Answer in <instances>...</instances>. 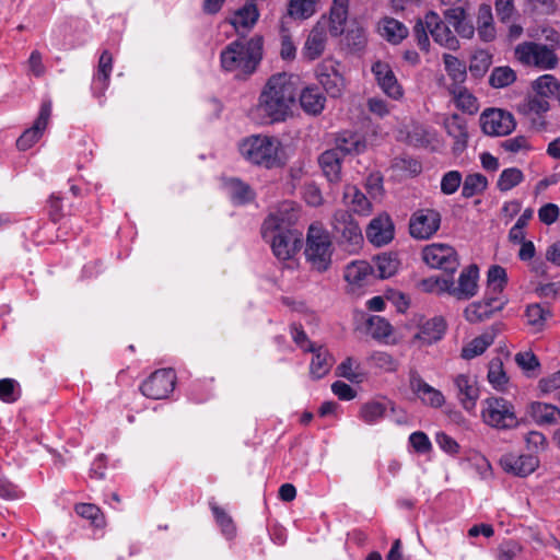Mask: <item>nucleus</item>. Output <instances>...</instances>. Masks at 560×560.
Here are the masks:
<instances>
[{"label":"nucleus","instance_id":"obj_1","mask_svg":"<svg viewBox=\"0 0 560 560\" xmlns=\"http://www.w3.org/2000/svg\"><path fill=\"white\" fill-rule=\"evenodd\" d=\"M299 78L287 72L272 74L264 85L255 108L260 124L285 120L295 102Z\"/></svg>","mask_w":560,"mask_h":560},{"label":"nucleus","instance_id":"obj_2","mask_svg":"<svg viewBox=\"0 0 560 560\" xmlns=\"http://www.w3.org/2000/svg\"><path fill=\"white\" fill-rule=\"evenodd\" d=\"M262 46L264 39L258 35L231 42L221 51L222 68L225 71L235 72L238 78L252 75L262 59Z\"/></svg>","mask_w":560,"mask_h":560},{"label":"nucleus","instance_id":"obj_3","mask_svg":"<svg viewBox=\"0 0 560 560\" xmlns=\"http://www.w3.org/2000/svg\"><path fill=\"white\" fill-rule=\"evenodd\" d=\"M240 152L248 162L266 168L284 164L280 140L270 136L255 135L244 139Z\"/></svg>","mask_w":560,"mask_h":560},{"label":"nucleus","instance_id":"obj_4","mask_svg":"<svg viewBox=\"0 0 560 560\" xmlns=\"http://www.w3.org/2000/svg\"><path fill=\"white\" fill-rule=\"evenodd\" d=\"M332 252L329 233L318 224H311L306 236L305 258L312 270L327 271L331 265Z\"/></svg>","mask_w":560,"mask_h":560},{"label":"nucleus","instance_id":"obj_5","mask_svg":"<svg viewBox=\"0 0 560 560\" xmlns=\"http://www.w3.org/2000/svg\"><path fill=\"white\" fill-rule=\"evenodd\" d=\"M514 57L523 66L539 70H552L559 63V58L552 48L535 42L518 44L514 49Z\"/></svg>","mask_w":560,"mask_h":560},{"label":"nucleus","instance_id":"obj_6","mask_svg":"<svg viewBox=\"0 0 560 560\" xmlns=\"http://www.w3.org/2000/svg\"><path fill=\"white\" fill-rule=\"evenodd\" d=\"M482 419L486 424L499 430H510L518 425L514 406L502 397H490L485 400Z\"/></svg>","mask_w":560,"mask_h":560},{"label":"nucleus","instance_id":"obj_7","mask_svg":"<svg viewBox=\"0 0 560 560\" xmlns=\"http://www.w3.org/2000/svg\"><path fill=\"white\" fill-rule=\"evenodd\" d=\"M261 235L270 243L273 255L280 260L292 258L302 245V233L299 230H271L269 235Z\"/></svg>","mask_w":560,"mask_h":560},{"label":"nucleus","instance_id":"obj_8","mask_svg":"<svg viewBox=\"0 0 560 560\" xmlns=\"http://www.w3.org/2000/svg\"><path fill=\"white\" fill-rule=\"evenodd\" d=\"M422 259L431 268L441 269L447 273H454L458 266V256L456 250L442 243H432L422 250Z\"/></svg>","mask_w":560,"mask_h":560},{"label":"nucleus","instance_id":"obj_9","mask_svg":"<svg viewBox=\"0 0 560 560\" xmlns=\"http://www.w3.org/2000/svg\"><path fill=\"white\" fill-rule=\"evenodd\" d=\"M175 383V372L171 369H161L153 372L141 384L140 390L150 399H164L174 390Z\"/></svg>","mask_w":560,"mask_h":560},{"label":"nucleus","instance_id":"obj_10","mask_svg":"<svg viewBox=\"0 0 560 560\" xmlns=\"http://www.w3.org/2000/svg\"><path fill=\"white\" fill-rule=\"evenodd\" d=\"M478 273V267L470 265L460 272L458 287H454L452 279H436L435 284L441 291H447L457 299H470L477 291Z\"/></svg>","mask_w":560,"mask_h":560},{"label":"nucleus","instance_id":"obj_11","mask_svg":"<svg viewBox=\"0 0 560 560\" xmlns=\"http://www.w3.org/2000/svg\"><path fill=\"white\" fill-rule=\"evenodd\" d=\"M441 225V214L433 209H420L413 212L409 220V232L413 238L428 240L433 236Z\"/></svg>","mask_w":560,"mask_h":560},{"label":"nucleus","instance_id":"obj_12","mask_svg":"<svg viewBox=\"0 0 560 560\" xmlns=\"http://www.w3.org/2000/svg\"><path fill=\"white\" fill-rule=\"evenodd\" d=\"M481 129L489 136H506L515 129L511 113L500 108H488L480 116Z\"/></svg>","mask_w":560,"mask_h":560},{"label":"nucleus","instance_id":"obj_13","mask_svg":"<svg viewBox=\"0 0 560 560\" xmlns=\"http://www.w3.org/2000/svg\"><path fill=\"white\" fill-rule=\"evenodd\" d=\"M299 215L300 211L294 202L283 201L265 219L261 225V234L269 235L271 230H294L292 226L298 221Z\"/></svg>","mask_w":560,"mask_h":560},{"label":"nucleus","instance_id":"obj_14","mask_svg":"<svg viewBox=\"0 0 560 560\" xmlns=\"http://www.w3.org/2000/svg\"><path fill=\"white\" fill-rule=\"evenodd\" d=\"M332 230L337 238L342 244L359 246L363 241V235L358 222L352 214L346 210H338L334 214Z\"/></svg>","mask_w":560,"mask_h":560},{"label":"nucleus","instance_id":"obj_15","mask_svg":"<svg viewBox=\"0 0 560 560\" xmlns=\"http://www.w3.org/2000/svg\"><path fill=\"white\" fill-rule=\"evenodd\" d=\"M316 75L326 91L334 98L340 97L345 90V79L338 70V65L331 60H325L317 66Z\"/></svg>","mask_w":560,"mask_h":560},{"label":"nucleus","instance_id":"obj_16","mask_svg":"<svg viewBox=\"0 0 560 560\" xmlns=\"http://www.w3.org/2000/svg\"><path fill=\"white\" fill-rule=\"evenodd\" d=\"M425 21L429 33L436 44L448 50H457L459 48L457 37L435 11H428L425 13Z\"/></svg>","mask_w":560,"mask_h":560},{"label":"nucleus","instance_id":"obj_17","mask_svg":"<svg viewBox=\"0 0 560 560\" xmlns=\"http://www.w3.org/2000/svg\"><path fill=\"white\" fill-rule=\"evenodd\" d=\"M409 387L425 406L440 408L445 404L442 392L429 385L415 369L409 371Z\"/></svg>","mask_w":560,"mask_h":560},{"label":"nucleus","instance_id":"obj_18","mask_svg":"<svg viewBox=\"0 0 560 560\" xmlns=\"http://www.w3.org/2000/svg\"><path fill=\"white\" fill-rule=\"evenodd\" d=\"M372 73L381 90L390 98L399 100L404 95L402 86L399 84L392 67L384 61L377 60L372 65Z\"/></svg>","mask_w":560,"mask_h":560},{"label":"nucleus","instance_id":"obj_19","mask_svg":"<svg viewBox=\"0 0 560 560\" xmlns=\"http://www.w3.org/2000/svg\"><path fill=\"white\" fill-rule=\"evenodd\" d=\"M51 116V102L45 101L40 105L39 114L33 126L25 130L20 138L16 140V147L19 150L25 151L28 150L33 144H35L43 132L45 131L49 118Z\"/></svg>","mask_w":560,"mask_h":560},{"label":"nucleus","instance_id":"obj_20","mask_svg":"<svg viewBox=\"0 0 560 560\" xmlns=\"http://www.w3.org/2000/svg\"><path fill=\"white\" fill-rule=\"evenodd\" d=\"M506 301L503 296L487 294L482 301L471 303L465 310V317L470 323H479L500 311Z\"/></svg>","mask_w":560,"mask_h":560},{"label":"nucleus","instance_id":"obj_21","mask_svg":"<svg viewBox=\"0 0 560 560\" xmlns=\"http://www.w3.org/2000/svg\"><path fill=\"white\" fill-rule=\"evenodd\" d=\"M500 465L504 471L518 477H526L539 466V459L533 454L516 455L508 453L501 456Z\"/></svg>","mask_w":560,"mask_h":560},{"label":"nucleus","instance_id":"obj_22","mask_svg":"<svg viewBox=\"0 0 560 560\" xmlns=\"http://www.w3.org/2000/svg\"><path fill=\"white\" fill-rule=\"evenodd\" d=\"M454 385L457 389V398L464 409L468 411L472 410L479 398V388L476 377L468 374H458L454 378Z\"/></svg>","mask_w":560,"mask_h":560},{"label":"nucleus","instance_id":"obj_23","mask_svg":"<svg viewBox=\"0 0 560 560\" xmlns=\"http://www.w3.org/2000/svg\"><path fill=\"white\" fill-rule=\"evenodd\" d=\"M366 238L376 246L388 244L394 237V225L387 214L374 218L366 228Z\"/></svg>","mask_w":560,"mask_h":560},{"label":"nucleus","instance_id":"obj_24","mask_svg":"<svg viewBox=\"0 0 560 560\" xmlns=\"http://www.w3.org/2000/svg\"><path fill=\"white\" fill-rule=\"evenodd\" d=\"M326 28L327 22L322 18L310 32L303 48L304 56L310 60L318 58L324 52L327 40Z\"/></svg>","mask_w":560,"mask_h":560},{"label":"nucleus","instance_id":"obj_25","mask_svg":"<svg viewBox=\"0 0 560 560\" xmlns=\"http://www.w3.org/2000/svg\"><path fill=\"white\" fill-rule=\"evenodd\" d=\"M377 31L392 45H399L409 35L408 27L392 16L383 18L377 24Z\"/></svg>","mask_w":560,"mask_h":560},{"label":"nucleus","instance_id":"obj_26","mask_svg":"<svg viewBox=\"0 0 560 560\" xmlns=\"http://www.w3.org/2000/svg\"><path fill=\"white\" fill-rule=\"evenodd\" d=\"M342 159L336 150L328 149L318 156V164L323 174L330 183L341 180Z\"/></svg>","mask_w":560,"mask_h":560},{"label":"nucleus","instance_id":"obj_27","mask_svg":"<svg viewBox=\"0 0 560 560\" xmlns=\"http://www.w3.org/2000/svg\"><path fill=\"white\" fill-rule=\"evenodd\" d=\"M445 328L446 325L442 317H433L420 325L413 339L420 341L421 345H432L443 337Z\"/></svg>","mask_w":560,"mask_h":560},{"label":"nucleus","instance_id":"obj_28","mask_svg":"<svg viewBox=\"0 0 560 560\" xmlns=\"http://www.w3.org/2000/svg\"><path fill=\"white\" fill-rule=\"evenodd\" d=\"M349 0H334L330 8L329 19L327 26L331 36H340L345 31V25L348 19Z\"/></svg>","mask_w":560,"mask_h":560},{"label":"nucleus","instance_id":"obj_29","mask_svg":"<svg viewBox=\"0 0 560 560\" xmlns=\"http://www.w3.org/2000/svg\"><path fill=\"white\" fill-rule=\"evenodd\" d=\"M343 201L351 211L360 215H369L372 211V203L366 196L354 185H346Z\"/></svg>","mask_w":560,"mask_h":560},{"label":"nucleus","instance_id":"obj_30","mask_svg":"<svg viewBox=\"0 0 560 560\" xmlns=\"http://www.w3.org/2000/svg\"><path fill=\"white\" fill-rule=\"evenodd\" d=\"M445 129L448 136L455 140L453 151L462 153L466 149L468 140L466 122L458 115H453L445 120Z\"/></svg>","mask_w":560,"mask_h":560},{"label":"nucleus","instance_id":"obj_31","mask_svg":"<svg viewBox=\"0 0 560 560\" xmlns=\"http://www.w3.org/2000/svg\"><path fill=\"white\" fill-rule=\"evenodd\" d=\"M326 97L318 88L307 86L300 94L302 109L308 115H319L325 108Z\"/></svg>","mask_w":560,"mask_h":560},{"label":"nucleus","instance_id":"obj_32","mask_svg":"<svg viewBox=\"0 0 560 560\" xmlns=\"http://www.w3.org/2000/svg\"><path fill=\"white\" fill-rule=\"evenodd\" d=\"M366 148L365 141L361 136L350 131H343L336 138V150L343 158L348 154H359Z\"/></svg>","mask_w":560,"mask_h":560},{"label":"nucleus","instance_id":"obj_33","mask_svg":"<svg viewBox=\"0 0 560 560\" xmlns=\"http://www.w3.org/2000/svg\"><path fill=\"white\" fill-rule=\"evenodd\" d=\"M477 33L482 42H492L497 31L493 22V14L490 4L482 3L477 13Z\"/></svg>","mask_w":560,"mask_h":560},{"label":"nucleus","instance_id":"obj_34","mask_svg":"<svg viewBox=\"0 0 560 560\" xmlns=\"http://www.w3.org/2000/svg\"><path fill=\"white\" fill-rule=\"evenodd\" d=\"M528 411L538 424H556L560 422V409L553 405L533 401L528 407Z\"/></svg>","mask_w":560,"mask_h":560},{"label":"nucleus","instance_id":"obj_35","mask_svg":"<svg viewBox=\"0 0 560 560\" xmlns=\"http://www.w3.org/2000/svg\"><path fill=\"white\" fill-rule=\"evenodd\" d=\"M307 350L313 352V358L310 364V372L312 376L317 380L324 377L334 364L332 357L323 347L315 349L310 345Z\"/></svg>","mask_w":560,"mask_h":560},{"label":"nucleus","instance_id":"obj_36","mask_svg":"<svg viewBox=\"0 0 560 560\" xmlns=\"http://www.w3.org/2000/svg\"><path fill=\"white\" fill-rule=\"evenodd\" d=\"M448 91L459 109L468 114H475L478 110V101L466 86L463 84H451Z\"/></svg>","mask_w":560,"mask_h":560},{"label":"nucleus","instance_id":"obj_37","mask_svg":"<svg viewBox=\"0 0 560 560\" xmlns=\"http://www.w3.org/2000/svg\"><path fill=\"white\" fill-rule=\"evenodd\" d=\"M259 18V12L257 7L253 2L246 3L243 8L237 10L231 20V24L235 27L236 32H241V30H249L252 28Z\"/></svg>","mask_w":560,"mask_h":560},{"label":"nucleus","instance_id":"obj_38","mask_svg":"<svg viewBox=\"0 0 560 560\" xmlns=\"http://www.w3.org/2000/svg\"><path fill=\"white\" fill-rule=\"evenodd\" d=\"M371 276H373V268L365 260L352 261L345 270V279L351 284L362 285Z\"/></svg>","mask_w":560,"mask_h":560},{"label":"nucleus","instance_id":"obj_39","mask_svg":"<svg viewBox=\"0 0 560 560\" xmlns=\"http://www.w3.org/2000/svg\"><path fill=\"white\" fill-rule=\"evenodd\" d=\"M113 69V57L108 50H104L100 57L97 72L94 75V89H97L101 94L104 93L108 85L110 72Z\"/></svg>","mask_w":560,"mask_h":560},{"label":"nucleus","instance_id":"obj_40","mask_svg":"<svg viewBox=\"0 0 560 560\" xmlns=\"http://www.w3.org/2000/svg\"><path fill=\"white\" fill-rule=\"evenodd\" d=\"M399 261L392 254L378 255L374 259L373 276L380 279H386L396 273Z\"/></svg>","mask_w":560,"mask_h":560},{"label":"nucleus","instance_id":"obj_41","mask_svg":"<svg viewBox=\"0 0 560 560\" xmlns=\"http://www.w3.org/2000/svg\"><path fill=\"white\" fill-rule=\"evenodd\" d=\"M493 341L494 335L491 332H485L463 347L460 357L465 360H470L477 355H480L487 350L488 347L493 343Z\"/></svg>","mask_w":560,"mask_h":560},{"label":"nucleus","instance_id":"obj_42","mask_svg":"<svg viewBox=\"0 0 560 560\" xmlns=\"http://www.w3.org/2000/svg\"><path fill=\"white\" fill-rule=\"evenodd\" d=\"M225 186L231 199L235 203L243 205L252 201L255 197V194L249 187V185L243 183L237 178H230L229 180H226Z\"/></svg>","mask_w":560,"mask_h":560},{"label":"nucleus","instance_id":"obj_43","mask_svg":"<svg viewBox=\"0 0 560 560\" xmlns=\"http://www.w3.org/2000/svg\"><path fill=\"white\" fill-rule=\"evenodd\" d=\"M525 317L527 325L538 332L544 329L547 319L551 317V312L541 304H530L525 311Z\"/></svg>","mask_w":560,"mask_h":560},{"label":"nucleus","instance_id":"obj_44","mask_svg":"<svg viewBox=\"0 0 560 560\" xmlns=\"http://www.w3.org/2000/svg\"><path fill=\"white\" fill-rule=\"evenodd\" d=\"M487 277V294L502 296L501 293L508 282L505 269L498 265L491 266Z\"/></svg>","mask_w":560,"mask_h":560},{"label":"nucleus","instance_id":"obj_45","mask_svg":"<svg viewBox=\"0 0 560 560\" xmlns=\"http://www.w3.org/2000/svg\"><path fill=\"white\" fill-rule=\"evenodd\" d=\"M532 88L539 96L546 98L558 96L560 80L558 81L552 74H542L533 82Z\"/></svg>","mask_w":560,"mask_h":560},{"label":"nucleus","instance_id":"obj_46","mask_svg":"<svg viewBox=\"0 0 560 560\" xmlns=\"http://www.w3.org/2000/svg\"><path fill=\"white\" fill-rule=\"evenodd\" d=\"M488 187V179L480 173L469 174L465 177L462 187V196L464 198H471L476 195L482 194Z\"/></svg>","mask_w":560,"mask_h":560},{"label":"nucleus","instance_id":"obj_47","mask_svg":"<svg viewBox=\"0 0 560 560\" xmlns=\"http://www.w3.org/2000/svg\"><path fill=\"white\" fill-rule=\"evenodd\" d=\"M443 61L448 77L454 81L453 84H463L467 78L466 65L457 57L444 54Z\"/></svg>","mask_w":560,"mask_h":560},{"label":"nucleus","instance_id":"obj_48","mask_svg":"<svg viewBox=\"0 0 560 560\" xmlns=\"http://www.w3.org/2000/svg\"><path fill=\"white\" fill-rule=\"evenodd\" d=\"M515 80L516 73L511 67H495L489 77V84L494 89H503L513 84Z\"/></svg>","mask_w":560,"mask_h":560},{"label":"nucleus","instance_id":"obj_49","mask_svg":"<svg viewBox=\"0 0 560 560\" xmlns=\"http://www.w3.org/2000/svg\"><path fill=\"white\" fill-rule=\"evenodd\" d=\"M318 0H290L288 13L291 18L305 20L316 12Z\"/></svg>","mask_w":560,"mask_h":560},{"label":"nucleus","instance_id":"obj_50","mask_svg":"<svg viewBox=\"0 0 560 560\" xmlns=\"http://www.w3.org/2000/svg\"><path fill=\"white\" fill-rule=\"evenodd\" d=\"M209 505L222 534L226 538H233L235 536L236 528L232 517L222 508L217 505L215 502L211 501Z\"/></svg>","mask_w":560,"mask_h":560},{"label":"nucleus","instance_id":"obj_51","mask_svg":"<svg viewBox=\"0 0 560 560\" xmlns=\"http://www.w3.org/2000/svg\"><path fill=\"white\" fill-rule=\"evenodd\" d=\"M524 180L523 172L517 167H509L502 171L497 182L500 191H509Z\"/></svg>","mask_w":560,"mask_h":560},{"label":"nucleus","instance_id":"obj_52","mask_svg":"<svg viewBox=\"0 0 560 560\" xmlns=\"http://www.w3.org/2000/svg\"><path fill=\"white\" fill-rule=\"evenodd\" d=\"M337 374L351 383H361L364 380V373L361 372L360 364L351 357L339 364Z\"/></svg>","mask_w":560,"mask_h":560},{"label":"nucleus","instance_id":"obj_53","mask_svg":"<svg viewBox=\"0 0 560 560\" xmlns=\"http://www.w3.org/2000/svg\"><path fill=\"white\" fill-rule=\"evenodd\" d=\"M425 15L416 20L412 27V35L417 46L424 52L430 51L431 43L429 38L428 24L425 23Z\"/></svg>","mask_w":560,"mask_h":560},{"label":"nucleus","instance_id":"obj_54","mask_svg":"<svg viewBox=\"0 0 560 560\" xmlns=\"http://www.w3.org/2000/svg\"><path fill=\"white\" fill-rule=\"evenodd\" d=\"M21 397V387L13 378L0 380V400L5 404H13Z\"/></svg>","mask_w":560,"mask_h":560},{"label":"nucleus","instance_id":"obj_55","mask_svg":"<svg viewBox=\"0 0 560 560\" xmlns=\"http://www.w3.org/2000/svg\"><path fill=\"white\" fill-rule=\"evenodd\" d=\"M488 381L497 389H503L508 383V376L500 359H493L489 363Z\"/></svg>","mask_w":560,"mask_h":560},{"label":"nucleus","instance_id":"obj_56","mask_svg":"<svg viewBox=\"0 0 560 560\" xmlns=\"http://www.w3.org/2000/svg\"><path fill=\"white\" fill-rule=\"evenodd\" d=\"M385 411L386 408L382 402L371 401L361 407L360 417L364 422L372 424L381 420Z\"/></svg>","mask_w":560,"mask_h":560},{"label":"nucleus","instance_id":"obj_57","mask_svg":"<svg viewBox=\"0 0 560 560\" xmlns=\"http://www.w3.org/2000/svg\"><path fill=\"white\" fill-rule=\"evenodd\" d=\"M522 108L525 114L542 115L550 109V104L546 97L536 94L528 96L524 101Z\"/></svg>","mask_w":560,"mask_h":560},{"label":"nucleus","instance_id":"obj_58","mask_svg":"<svg viewBox=\"0 0 560 560\" xmlns=\"http://www.w3.org/2000/svg\"><path fill=\"white\" fill-rule=\"evenodd\" d=\"M370 362L384 372H395L398 362L387 352L375 351L369 357Z\"/></svg>","mask_w":560,"mask_h":560},{"label":"nucleus","instance_id":"obj_59","mask_svg":"<svg viewBox=\"0 0 560 560\" xmlns=\"http://www.w3.org/2000/svg\"><path fill=\"white\" fill-rule=\"evenodd\" d=\"M494 10L499 21L504 24L511 23L517 15L514 0H494Z\"/></svg>","mask_w":560,"mask_h":560},{"label":"nucleus","instance_id":"obj_60","mask_svg":"<svg viewBox=\"0 0 560 560\" xmlns=\"http://www.w3.org/2000/svg\"><path fill=\"white\" fill-rule=\"evenodd\" d=\"M522 550V546L516 540H505L498 547L497 560H517Z\"/></svg>","mask_w":560,"mask_h":560},{"label":"nucleus","instance_id":"obj_61","mask_svg":"<svg viewBox=\"0 0 560 560\" xmlns=\"http://www.w3.org/2000/svg\"><path fill=\"white\" fill-rule=\"evenodd\" d=\"M462 182H463V177H462L460 172L448 171L442 176L441 191L444 195H453L454 192L457 191Z\"/></svg>","mask_w":560,"mask_h":560},{"label":"nucleus","instance_id":"obj_62","mask_svg":"<svg viewBox=\"0 0 560 560\" xmlns=\"http://www.w3.org/2000/svg\"><path fill=\"white\" fill-rule=\"evenodd\" d=\"M369 328L374 338H386L392 334L390 324L381 316H372L369 319Z\"/></svg>","mask_w":560,"mask_h":560},{"label":"nucleus","instance_id":"obj_63","mask_svg":"<svg viewBox=\"0 0 560 560\" xmlns=\"http://www.w3.org/2000/svg\"><path fill=\"white\" fill-rule=\"evenodd\" d=\"M77 514L90 520L94 525L100 526L103 522L101 510L91 503H79L74 508Z\"/></svg>","mask_w":560,"mask_h":560},{"label":"nucleus","instance_id":"obj_64","mask_svg":"<svg viewBox=\"0 0 560 560\" xmlns=\"http://www.w3.org/2000/svg\"><path fill=\"white\" fill-rule=\"evenodd\" d=\"M409 442L417 453L425 454L431 451L432 444L428 435L422 431L410 434Z\"/></svg>","mask_w":560,"mask_h":560}]
</instances>
